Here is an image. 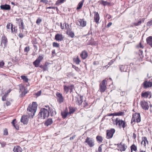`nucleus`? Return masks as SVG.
<instances>
[{
  "mask_svg": "<svg viewBox=\"0 0 152 152\" xmlns=\"http://www.w3.org/2000/svg\"><path fill=\"white\" fill-rule=\"evenodd\" d=\"M69 111L68 113L69 114H71L73 113L75 111V109L73 107H69Z\"/></svg>",
  "mask_w": 152,
  "mask_h": 152,
  "instance_id": "2f4dec72",
  "label": "nucleus"
},
{
  "mask_svg": "<svg viewBox=\"0 0 152 152\" xmlns=\"http://www.w3.org/2000/svg\"><path fill=\"white\" fill-rule=\"evenodd\" d=\"M84 1V0H82L79 3L77 6V10L80 9L82 8L83 6V3Z\"/></svg>",
  "mask_w": 152,
  "mask_h": 152,
  "instance_id": "a878e982",
  "label": "nucleus"
},
{
  "mask_svg": "<svg viewBox=\"0 0 152 152\" xmlns=\"http://www.w3.org/2000/svg\"><path fill=\"white\" fill-rule=\"evenodd\" d=\"M40 63V62L39 61L37 60H36L35 61H34L33 63V64L36 67H38L39 66V64Z\"/></svg>",
  "mask_w": 152,
  "mask_h": 152,
  "instance_id": "cd10ccee",
  "label": "nucleus"
},
{
  "mask_svg": "<svg viewBox=\"0 0 152 152\" xmlns=\"http://www.w3.org/2000/svg\"><path fill=\"white\" fill-rule=\"evenodd\" d=\"M21 78L25 82L27 83L28 82V79L26 76L22 75L21 76Z\"/></svg>",
  "mask_w": 152,
  "mask_h": 152,
  "instance_id": "473e14b6",
  "label": "nucleus"
},
{
  "mask_svg": "<svg viewBox=\"0 0 152 152\" xmlns=\"http://www.w3.org/2000/svg\"><path fill=\"white\" fill-rule=\"evenodd\" d=\"M94 21L96 23H98L100 19L99 15L97 12H94Z\"/></svg>",
  "mask_w": 152,
  "mask_h": 152,
  "instance_id": "2eb2a0df",
  "label": "nucleus"
},
{
  "mask_svg": "<svg viewBox=\"0 0 152 152\" xmlns=\"http://www.w3.org/2000/svg\"><path fill=\"white\" fill-rule=\"evenodd\" d=\"M4 63L3 61L0 62V67H2L4 65Z\"/></svg>",
  "mask_w": 152,
  "mask_h": 152,
  "instance_id": "6e6d98bb",
  "label": "nucleus"
},
{
  "mask_svg": "<svg viewBox=\"0 0 152 152\" xmlns=\"http://www.w3.org/2000/svg\"><path fill=\"white\" fill-rule=\"evenodd\" d=\"M86 145H88L90 147H92L95 145L94 140L92 138L87 137L84 142Z\"/></svg>",
  "mask_w": 152,
  "mask_h": 152,
  "instance_id": "20e7f679",
  "label": "nucleus"
},
{
  "mask_svg": "<svg viewBox=\"0 0 152 152\" xmlns=\"http://www.w3.org/2000/svg\"><path fill=\"white\" fill-rule=\"evenodd\" d=\"M22 151L21 148L19 146H15L13 149L14 152H22Z\"/></svg>",
  "mask_w": 152,
  "mask_h": 152,
  "instance_id": "6ab92c4d",
  "label": "nucleus"
},
{
  "mask_svg": "<svg viewBox=\"0 0 152 152\" xmlns=\"http://www.w3.org/2000/svg\"><path fill=\"white\" fill-rule=\"evenodd\" d=\"M149 94L148 92H145L142 93L141 94V96L145 98H147L148 97Z\"/></svg>",
  "mask_w": 152,
  "mask_h": 152,
  "instance_id": "c85d7f7f",
  "label": "nucleus"
},
{
  "mask_svg": "<svg viewBox=\"0 0 152 152\" xmlns=\"http://www.w3.org/2000/svg\"><path fill=\"white\" fill-rule=\"evenodd\" d=\"M76 137V135H73L72 137H70V140H72L74 139Z\"/></svg>",
  "mask_w": 152,
  "mask_h": 152,
  "instance_id": "680f3d73",
  "label": "nucleus"
},
{
  "mask_svg": "<svg viewBox=\"0 0 152 152\" xmlns=\"http://www.w3.org/2000/svg\"><path fill=\"white\" fill-rule=\"evenodd\" d=\"M133 117L136 120L137 123L140 122L141 121V118L140 113H136L134 114L133 115Z\"/></svg>",
  "mask_w": 152,
  "mask_h": 152,
  "instance_id": "f8f14e48",
  "label": "nucleus"
},
{
  "mask_svg": "<svg viewBox=\"0 0 152 152\" xmlns=\"http://www.w3.org/2000/svg\"><path fill=\"white\" fill-rule=\"evenodd\" d=\"M1 9L3 10H9L10 9V6L8 4L2 5L0 6Z\"/></svg>",
  "mask_w": 152,
  "mask_h": 152,
  "instance_id": "4468645a",
  "label": "nucleus"
},
{
  "mask_svg": "<svg viewBox=\"0 0 152 152\" xmlns=\"http://www.w3.org/2000/svg\"><path fill=\"white\" fill-rule=\"evenodd\" d=\"M83 96L77 95L73 98V101L79 105H81L83 102Z\"/></svg>",
  "mask_w": 152,
  "mask_h": 152,
  "instance_id": "39448f33",
  "label": "nucleus"
},
{
  "mask_svg": "<svg viewBox=\"0 0 152 152\" xmlns=\"http://www.w3.org/2000/svg\"><path fill=\"white\" fill-rule=\"evenodd\" d=\"M114 61L113 60H111L109 62L108 65H112Z\"/></svg>",
  "mask_w": 152,
  "mask_h": 152,
  "instance_id": "052dcab7",
  "label": "nucleus"
},
{
  "mask_svg": "<svg viewBox=\"0 0 152 152\" xmlns=\"http://www.w3.org/2000/svg\"><path fill=\"white\" fill-rule=\"evenodd\" d=\"M146 142L147 143H148V141L147 140V138L146 137H143L142 139V141L141 142L142 144L144 146H145Z\"/></svg>",
  "mask_w": 152,
  "mask_h": 152,
  "instance_id": "bb28decb",
  "label": "nucleus"
},
{
  "mask_svg": "<svg viewBox=\"0 0 152 152\" xmlns=\"http://www.w3.org/2000/svg\"><path fill=\"white\" fill-rule=\"evenodd\" d=\"M97 152H102L101 145H100L98 148V151Z\"/></svg>",
  "mask_w": 152,
  "mask_h": 152,
  "instance_id": "864d4df0",
  "label": "nucleus"
},
{
  "mask_svg": "<svg viewBox=\"0 0 152 152\" xmlns=\"http://www.w3.org/2000/svg\"><path fill=\"white\" fill-rule=\"evenodd\" d=\"M65 28L66 29H67V30H68V29L70 28H69V25L68 24H66V23H65Z\"/></svg>",
  "mask_w": 152,
  "mask_h": 152,
  "instance_id": "13d9d810",
  "label": "nucleus"
},
{
  "mask_svg": "<svg viewBox=\"0 0 152 152\" xmlns=\"http://www.w3.org/2000/svg\"><path fill=\"white\" fill-rule=\"evenodd\" d=\"M7 94H5L2 97V100L3 101H5L6 99V98L7 96Z\"/></svg>",
  "mask_w": 152,
  "mask_h": 152,
  "instance_id": "37998d69",
  "label": "nucleus"
},
{
  "mask_svg": "<svg viewBox=\"0 0 152 152\" xmlns=\"http://www.w3.org/2000/svg\"><path fill=\"white\" fill-rule=\"evenodd\" d=\"M41 93V91H39L37 93L36 95L37 96H39L40 95Z\"/></svg>",
  "mask_w": 152,
  "mask_h": 152,
  "instance_id": "69168bd1",
  "label": "nucleus"
},
{
  "mask_svg": "<svg viewBox=\"0 0 152 152\" xmlns=\"http://www.w3.org/2000/svg\"><path fill=\"white\" fill-rule=\"evenodd\" d=\"M28 121V118L27 115L22 116L20 121L24 124H27Z\"/></svg>",
  "mask_w": 152,
  "mask_h": 152,
  "instance_id": "9d476101",
  "label": "nucleus"
},
{
  "mask_svg": "<svg viewBox=\"0 0 152 152\" xmlns=\"http://www.w3.org/2000/svg\"><path fill=\"white\" fill-rule=\"evenodd\" d=\"M125 66L123 65L120 66V69L121 72H127L126 70L125 69Z\"/></svg>",
  "mask_w": 152,
  "mask_h": 152,
  "instance_id": "72a5a7b5",
  "label": "nucleus"
},
{
  "mask_svg": "<svg viewBox=\"0 0 152 152\" xmlns=\"http://www.w3.org/2000/svg\"><path fill=\"white\" fill-rule=\"evenodd\" d=\"M7 40L6 37L5 36H2L1 37V45L3 46V44L4 47L7 45Z\"/></svg>",
  "mask_w": 152,
  "mask_h": 152,
  "instance_id": "9b49d317",
  "label": "nucleus"
},
{
  "mask_svg": "<svg viewBox=\"0 0 152 152\" xmlns=\"http://www.w3.org/2000/svg\"><path fill=\"white\" fill-rule=\"evenodd\" d=\"M66 34L72 38L74 37L75 36L74 33L72 31L71 28L68 29L66 32Z\"/></svg>",
  "mask_w": 152,
  "mask_h": 152,
  "instance_id": "a211bd4d",
  "label": "nucleus"
},
{
  "mask_svg": "<svg viewBox=\"0 0 152 152\" xmlns=\"http://www.w3.org/2000/svg\"><path fill=\"white\" fill-rule=\"evenodd\" d=\"M8 131L7 129H5L4 131V135H7L8 134Z\"/></svg>",
  "mask_w": 152,
  "mask_h": 152,
  "instance_id": "4d7b16f0",
  "label": "nucleus"
},
{
  "mask_svg": "<svg viewBox=\"0 0 152 152\" xmlns=\"http://www.w3.org/2000/svg\"><path fill=\"white\" fill-rule=\"evenodd\" d=\"M53 123V121L52 119L51 118H49L48 119L45 123V125L48 126L50 125Z\"/></svg>",
  "mask_w": 152,
  "mask_h": 152,
  "instance_id": "5701e85b",
  "label": "nucleus"
},
{
  "mask_svg": "<svg viewBox=\"0 0 152 152\" xmlns=\"http://www.w3.org/2000/svg\"><path fill=\"white\" fill-rule=\"evenodd\" d=\"M131 151L133 150L134 151H136L137 150V147L134 145H132L131 147Z\"/></svg>",
  "mask_w": 152,
  "mask_h": 152,
  "instance_id": "c9c22d12",
  "label": "nucleus"
},
{
  "mask_svg": "<svg viewBox=\"0 0 152 152\" xmlns=\"http://www.w3.org/2000/svg\"><path fill=\"white\" fill-rule=\"evenodd\" d=\"M15 28V26L14 25H13L12 24L11 27L10 28H11V32L12 33L13 32V31H14L15 29H14Z\"/></svg>",
  "mask_w": 152,
  "mask_h": 152,
  "instance_id": "79ce46f5",
  "label": "nucleus"
},
{
  "mask_svg": "<svg viewBox=\"0 0 152 152\" xmlns=\"http://www.w3.org/2000/svg\"><path fill=\"white\" fill-rule=\"evenodd\" d=\"M101 3L104 6L109 4V2L107 1H104L103 0H102L101 1Z\"/></svg>",
  "mask_w": 152,
  "mask_h": 152,
  "instance_id": "58836bf2",
  "label": "nucleus"
},
{
  "mask_svg": "<svg viewBox=\"0 0 152 152\" xmlns=\"http://www.w3.org/2000/svg\"><path fill=\"white\" fill-rule=\"evenodd\" d=\"M96 139L97 142H102L103 140V138L101 136H98L96 137Z\"/></svg>",
  "mask_w": 152,
  "mask_h": 152,
  "instance_id": "c756f323",
  "label": "nucleus"
},
{
  "mask_svg": "<svg viewBox=\"0 0 152 152\" xmlns=\"http://www.w3.org/2000/svg\"><path fill=\"white\" fill-rule=\"evenodd\" d=\"M60 27L62 29H63L64 28V24L63 25L62 23H60Z\"/></svg>",
  "mask_w": 152,
  "mask_h": 152,
  "instance_id": "e2e57ef3",
  "label": "nucleus"
},
{
  "mask_svg": "<svg viewBox=\"0 0 152 152\" xmlns=\"http://www.w3.org/2000/svg\"><path fill=\"white\" fill-rule=\"evenodd\" d=\"M64 0H58L56 2V4H59L64 2Z\"/></svg>",
  "mask_w": 152,
  "mask_h": 152,
  "instance_id": "c03bdc74",
  "label": "nucleus"
},
{
  "mask_svg": "<svg viewBox=\"0 0 152 152\" xmlns=\"http://www.w3.org/2000/svg\"><path fill=\"white\" fill-rule=\"evenodd\" d=\"M107 115L108 116H113H113L115 115V113L109 114Z\"/></svg>",
  "mask_w": 152,
  "mask_h": 152,
  "instance_id": "338daca9",
  "label": "nucleus"
},
{
  "mask_svg": "<svg viewBox=\"0 0 152 152\" xmlns=\"http://www.w3.org/2000/svg\"><path fill=\"white\" fill-rule=\"evenodd\" d=\"M56 95L57 98V100L59 103H61L64 102V98H63L62 94L59 92H57Z\"/></svg>",
  "mask_w": 152,
  "mask_h": 152,
  "instance_id": "6e6552de",
  "label": "nucleus"
},
{
  "mask_svg": "<svg viewBox=\"0 0 152 152\" xmlns=\"http://www.w3.org/2000/svg\"><path fill=\"white\" fill-rule=\"evenodd\" d=\"M18 36L20 38H23L24 37L23 34H22V33H20L19 34H18Z\"/></svg>",
  "mask_w": 152,
  "mask_h": 152,
  "instance_id": "603ef678",
  "label": "nucleus"
},
{
  "mask_svg": "<svg viewBox=\"0 0 152 152\" xmlns=\"http://www.w3.org/2000/svg\"><path fill=\"white\" fill-rule=\"evenodd\" d=\"M141 23V21H138L137 23H134V25L136 26H138L140 25Z\"/></svg>",
  "mask_w": 152,
  "mask_h": 152,
  "instance_id": "5fc2aeb1",
  "label": "nucleus"
},
{
  "mask_svg": "<svg viewBox=\"0 0 152 152\" xmlns=\"http://www.w3.org/2000/svg\"><path fill=\"white\" fill-rule=\"evenodd\" d=\"M48 110L50 113V115L51 116H53L56 114V113L55 109L54 108H52L50 107H48Z\"/></svg>",
  "mask_w": 152,
  "mask_h": 152,
  "instance_id": "412c9836",
  "label": "nucleus"
},
{
  "mask_svg": "<svg viewBox=\"0 0 152 152\" xmlns=\"http://www.w3.org/2000/svg\"><path fill=\"white\" fill-rule=\"evenodd\" d=\"M29 47H26L24 49V51L25 52H28L29 51Z\"/></svg>",
  "mask_w": 152,
  "mask_h": 152,
  "instance_id": "8fccbe9b",
  "label": "nucleus"
},
{
  "mask_svg": "<svg viewBox=\"0 0 152 152\" xmlns=\"http://www.w3.org/2000/svg\"><path fill=\"white\" fill-rule=\"evenodd\" d=\"M69 114L68 112H61V115L62 116V117L65 118L66 117L67 115Z\"/></svg>",
  "mask_w": 152,
  "mask_h": 152,
  "instance_id": "f704fd0d",
  "label": "nucleus"
},
{
  "mask_svg": "<svg viewBox=\"0 0 152 152\" xmlns=\"http://www.w3.org/2000/svg\"><path fill=\"white\" fill-rule=\"evenodd\" d=\"M20 26H21V28L22 29H23L24 28V25H23V21L22 20H21L20 21Z\"/></svg>",
  "mask_w": 152,
  "mask_h": 152,
  "instance_id": "3c124183",
  "label": "nucleus"
},
{
  "mask_svg": "<svg viewBox=\"0 0 152 152\" xmlns=\"http://www.w3.org/2000/svg\"><path fill=\"white\" fill-rule=\"evenodd\" d=\"M74 61L75 62V63L77 64H80V62L81 61L80 60L79 58L77 56V57L75 58L74 59Z\"/></svg>",
  "mask_w": 152,
  "mask_h": 152,
  "instance_id": "7c9ffc66",
  "label": "nucleus"
},
{
  "mask_svg": "<svg viewBox=\"0 0 152 152\" xmlns=\"http://www.w3.org/2000/svg\"><path fill=\"white\" fill-rule=\"evenodd\" d=\"M42 69H43L44 71L47 70L48 69V67H47V65L45 64L44 66L42 67Z\"/></svg>",
  "mask_w": 152,
  "mask_h": 152,
  "instance_id": "de8ad7c7",
  "label": "nucleus"
},
{
  "mask_svg": "<svg viewBox=\"0 0 152 152\" xmlns=\"http://www.w3.org/2000/svg\"><path fill=\"white\" fill-rule=\"evenodd\" d=\"M55 39L57 41H61L63 39V37L62 34H57L55 37Z\"/></svg>",
  "mask_w": 152,
  "mask_h": 152,
  "instance_id": "ddd939ff",
  "label": "nucleus"
},
{
  "mask_svg": "<svg viewBox=\"0 0 152 152\" xmlns=\"http://www.w3.org/2000/svg\"><path fill=\"white\" fill-rule=\"evenodd\" d=\"M106 82V80H102V83H101L99 85V90L100 91L102 92H104L106 89V86L105 85Z\"/></svg>",
  "mask_w": 152,
  "mask_h": 152,
  "instance_id": "0eeeda50",
  "label": "nucleus"
},
{
  "mask_svg": "<svg viewBox=\"0 0 152 152\" xmlns=\"http://www.w3.org/2000/svg\"><path fill=\"white\" fill-rule=\"evenodd\" d=\"M53 46L54 47L58 48L59 47V45L57 42H53Z\"/></svg>",
  "mask_w": 152,
  "mask_h": 152,
  "instance_id": "a19ab883",
  "label": "nucleus"
},
{
  "mask_svg": "<svg viewBox=\"0 0 152 152\" xmlns=\"http://www.w3.org/2000/svg\"><path fill=\"white\" fill-rule=\"evenodd\" d=\"M147 43L152 47V36H149L146 39Z\"/></svg>",
  "mask_w": 152,
  "mask_h": 152,
  "instance_id": "dca6fc26",
  "label": "nucleus"
},
{
  "mask_svg": "<svg viewBox=\"0 0 152 152\" xmlns=\"http://www.w3.org/2000/svg\"><path fill=\"white\" fill-rule=\"evenodd\" d=\"M80 56L83 59H86L88 56V53L85 51H83L80 54Z\"/></svg>",
  "mask_w": 152,
  "mask_h": 152,
  "instance_id": "4be33fe9",
  "label": "nucleus"
},
{
  "mask_svg": "<svg viewBox=\"0 0 152 152\" xmlns=\"http://www.w3.org/2000/svg\"><path fill=\"white\" fill-rule=\"evenodd\" d=\"M124 112H119L118 113H115V116L123 115H124Z\"/></svg>",
  "mask_w": 152,
  "mask_h": 152,
  "instance_id": "4c0bfd02",
  "label": "nucleus"
},
{
  "mask_svg": "<svg viewBox=\"0 0 152 152\" xmlns=\"http://www.w3.org/2000/svg\"><path fill=\"white\" fill-rule=\"evenodd\" d=\"M147 25L148 26H150L152 25V20L149 21L147 23Z\"/></svg>",
  "mask_w": 152,
  "mask_h": 152,
  "instance_id": "09e8293b",
  "label": "nucleus"
},
{
  "mask_svg": "<svg viewBox=\"0 0 152 152\" xmlns=\"http://www.w3.org/2000/svg\"><path fill=\"white\" fill-rule=\"evenodd\" d=\"M37 108V104L36 102H33L32 105L29 104L27 109V112L29 117L31 116L32 118L34 115Z\"/></svg>",
  "mask_w": 152,
  "mask_h": 152,
  "instance_id": "f257e3e1",
  "label": "nucleus"
},
{
  "mask_svg": "<svg viewBox=\"0 0 152 152\" xmlns=\"http://www.w3.org/2000/svg\"><path fill=\"white\" fill-rule=\"evenodd\" d=\"M1 144L2 147H3L5 146L6 145V143L4 142L1 143Z\"/></svg>",
  "mask_w": 152,
  "mask_h": 152,
  "instance_id": "bf43d9fd",
  "label": "nucleus"
},
{
  "mask_svg": "<svg viewBox=\"0 0 152 152\" xmlns=\"http://www.w3.org/2000/svg\"><path fill=\"white\" fill-rule=\"evenodd\" d=\"M115 124L119 128H124L126 126V123L124 121H123L118 118H116L115 120Z\"/></svg>",
  "mask_w": 152,
  "mask_h": 152,
  "instance_id": "7ed1b4c3",
  "label": "nucleus"
},
{
  "mask_svg": "<svg viewBox=\"0 0 152 152\" xmlns=\"http://www.w3.org/2000/svg\"><path fill=\"white\" fill-rule=\"evenodd\" d=\"M12 24L11 23H8L7 25V29H10Z\"/></svg>",
  "mask_w": 152,
  "mask_h": 152,
  "instance_id": "49530a36",
  "label": "nucleus"
},
{
  "mask_svg": "<svg viewBox=\"0 0 152 152\" xmlns=\"http://www.w3.org/2000/svg\"><path fill=\"white\" fill-rule=\"evenodd\" d=\"M136 47H137V48H144L143 45L141 44V42H140L139 44L137 45Z\"/></svg>",
  "mask_w": 152,
  "mask_h": 152,
  "instance_id": "ea45409f",
  "label": "nucleus"
},
{
  "mask_svg": "<svg viewBox=\"0 0 152 152\" xmlns=\"http://www.w3.org/2000/svg\"><path fill=\"white\" fill-rule=\"evenodd\" d=\"M50 113L48 109L44 108H42L38 115L39 118L45 119L48 117Z\"/></svg>",
  "mask_w": 152,
  "mask_h": 152,
  "instance_id": "f03ea898",
  "label": "nucleus"
},
{
  "mask_svg": "<svg viewBox=\"0 0 152 152\" xmlns=\"http://www.w3.org/2000/svg\"><path fill=\"white\" fill-rule=\"evenodd\" d=\"M41 21L42 20L39 18L37 20L36 23L37 24L39 25Z\"/></svg>",
  "mask_w": 152,
  "mask_h": 152,
  "instance_id": "a18cd8bd",
  "label": "nucleus"
},
{
  "mask_svg": "<svg viewBox=\"0 0 152 152\" xmlns=\"http://www.w3.org/2000/svg\"><path fill=\"white\" fill-rule=\"evenodd\" d=\"M73 87L74 86L72 85L69 86H64V91L66 92V93H67L68 92L69 89H70L71 90V91H72V90Z\"/></svg>",
  "mask_w": 152,
  "mask_h": 152,
  "instance_id": "f3484780",
  "label": "nucleus"
},
{
  "mask_svg": "<svg viewBox=\"0 0 152 152\" xmlns=\"http://www.w3.org/2000/svg\"><path fill=\"white\" fill-rule=\"evenodd\" d=\"M6 104L7 106H8L10 105L11 103L9 101H7Z\"/></svg>",
  "mask_w": 152,
  "mask_h": 152,
  "instance_id": "0e129e2a",
  "label": "nucleus"
},
{
  "mask_svg": "<svg viewBox=\"0 0 152 152\" xmlns=\"http://www.w3.org/2000/svg\"><path fill=\"white\" fill-rule=\"evenodd\" d=\"M44 58V56L42 55V56H39L38 58L36 59L39 61L40 62L41 61L43 60Z\"/></svg>",
  "mask_w": 152,
  "mask_h": 152,
  "instance_id": "e433bc0d",
  "label": "nucleus"
},
{
  "mask_svg": "<svg viewBox=\"0 0 152 152\" xmlns=\"http://www.w3.org/2000/svg\"><path fill=\"white\" fill-rule=\"evenodd\" d=\"M152 86V83L150 82L145 81L144 83V86L146 88L151 87Z\"/></svg>",
  "mask_w": 152,
  "mask_h": 152,
  "instance_id": "393cba45",
  "label": "nucleus"
},
{
  "mask_svg": "<svg viewBox=\"0 0 152 152\" xmlns=\"http://www.w3.org/2000/svg\"><path fill=\"white\" fill-rule=\"evenodd\" d=\"M121 146L120 147V150L121 151H125L127 146L124 144H122V143H121Z\"/></svg>",
  "mask_w": 152,
  "mask_h": 152,
  "instance_id": "b1692460",
  "label": "nucleus"
},
{
  "mask_svg": "<svg viewBox=\"0 0 152 152\" xmlns=\"http://www.w3.org/2000/svg\"><path fill=\"white\" fill-rule=\"evenodd\" d=\"M78 22L80 24V25L82 27H84L86 25V21L83 20V19H79Z\"/></svg>",
  "mask_w": 152,
  "mask_h": 152,
  "instance_id": "aec40b11",
  "label": "nucleus"
},
{
  "mask_svg": "<svg viewBox=\"0 0 152 152\" xmlns=\"http://www.w3.org/2000/svg\"><path fill=\"white\" fill-rule=\"evenodd\" d=\"M140 104L143 109L145 110H148L149 107L148 103L145 101H141Z\"/></svg>",
  "mask_w": 152,
  "mask_h": 152,
  "instance_id": "1a4fd4ad",
  "label": "nucleus"
},
{
  "mask_svg": "<svg viewBox=\"0 0 152 152\" xmlns=\"http://www.w3.org/2000/svg\"><path fill=\"white\" fill-rule=\"evenodd\" d=\"M115 132V130L114 129H111L110 130L107 131L106 137L107 139H110L113 137V134Z\"/></svg>",
  "mask_w": 152,
  "mask_h": 152,
  "instance_id": "423d86ee",
  "label": "nucleus"
},
{
  "mask_svg": "<svg viewBox=\"0 0 152 152\" xmlns=\"http://www.w3.org/2000/svg\"><path fill=\"white\" fill-rule=\"evenodd\" d=\"M112 25V23L110 22L108 23L107 25V27H109Z\"/></svg>",
  "mask_w": 152,
  "mask_h": 152,
  "instance_id": "774afa93",
  "label": "nucleus"
}]
</instances>
